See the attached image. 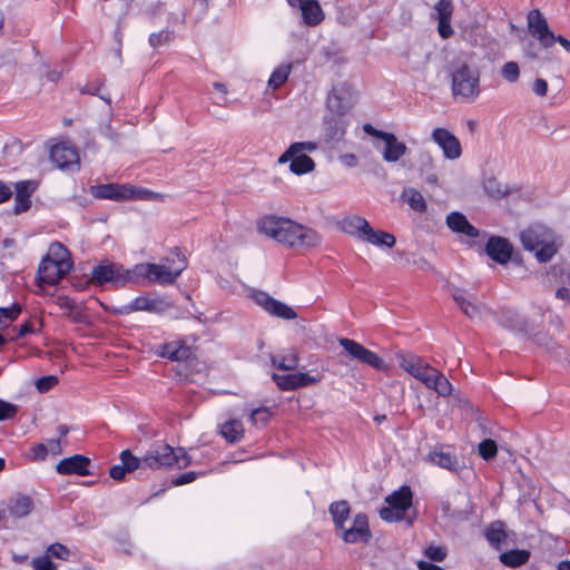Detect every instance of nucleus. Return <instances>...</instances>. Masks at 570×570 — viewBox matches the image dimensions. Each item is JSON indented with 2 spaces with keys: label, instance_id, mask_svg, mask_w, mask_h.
<instances>
[{
  "label": "nucleus",
  "instance_id": "nucleus-33",
  "mask_svg": "<svg viewBox=\"0 0 570 570\" xmlns=\"http://www.w3.org/2000/svg\"><path fill=\"white\" fill-rule=\"evenodd\" d=\"M362 242H366L377 247L392 248L396 240L394 235L387 232L376 230L370 226Z\"/></svg>",
  "mask_w": 570,
  "mask_h": 570
},
{
  "label": "nucleus",
  "instance_id": "nucleus-10",
  "mask_svg": "<svg viewBox=\"0 0 570 570\" xmlns=\"http://www.w3.org/2000/svg\"><path fill=\"white\" fill-rule=\"evenodd\" d=\"M163 14H166L167 18L166 28L157 32H151L148 37V43L154 50H158L161 47L170 45V42L175 38L174 30L170 28V26L177 22L178 20L184 21V18H179L178 14L166 12L165 8L161 4L156 7L155 14L150 18V21L153 23H156L157 16Z\"/></svg>",
  "mask_w": 570,
  "mask_h": 570
},
{
  "label": "nucleus",
  "instance_id": "nucleus-59",
  "mask_svg": "<svg viewBox=\"0 0 570 570\" xmlns=\"http://www.w3.org/2000/svg\"><path fill=\"white\" fill-rule=\"evenodd\" d=\"M438 31L441 38L448 39L453 33V29L451 27V20H444V18H438Z\"/></svg>",
  "mask_w": 570,
  "mask_h": 570
},
{
  "label": "nucleus",
  "instance_id": "nucleus-17",
  "mask_svg": "<svg viewBox=\"0 0 570 570\" xmlns=\"http://www.w3.org/2000/svg\"><path fill=\"white\" fill-rule=\"evenodd\" d=\"M341 531V538L346 543H366L372 537L368 520L364 513H357L353 519L352 525L350 528L344 527Z\"/></svg>",
  "mask_w": 570,
  "mask_h": 570
},
{
  "label": "nucleus",
  "instance_id": "nucleus-37",
  "mask_svg": "<svg viewBox=\"0 0 570 570\" xmlns=\"http://www.w3.org/2000/svg\"><path fill=\"white\" fill-rule=\"evenodd\" d=\"M401 199L417 213H424L428 208L423 195L415 188H404L401 195Z\"/></svg>",
  "mask_w": 570,
  "mask_h": 570
},
{
  "label": "nucleus",
  "instance_id": "nucleus-42",
  "mask_svg": "<svg viewBox=\"0 0 570 570\" xmlns=\"http://www.w3.org/2000/svg\"><path fill=\"white\" fill-rule=\"evenodd\" d=\"M298 354L294 350H291L286 354L275 355L272 357V364L276 368L283 371H291L296 368L298 365Z\"/></svg>",
  "mask_w": 570,
  "mask_h": 570
},
{
  "label": "nucleus",
  "instance_id": "nucleus-4",
  "mask_svg": "<svg viewBox=\"0 0 570 570\" xmlns=\"http://www.w3.org/2000/svg\"><path fill=\"white\" fill-rule=\"evenodd\" d=\"M520 242L525 250L534 253L540 263L551 261L558 250L553 230L541 224L521 230Z\"/></svg>",
  "mask_w": 570,
  "mask_h": 570
},
{
  "label": "nucleus",
  "instance_id": "nucleus-61",
  "mask_svg": "<svg viewBox=\"0 0 570 570\" xmlns=\"http://www.w3.org/2000/svg\"><path fill=\"white\" fill-rule=\"evenodd\" d=\"M126 473H128L121 464H115L109 470V475L111 479L116 481H121L125 479Z\"/></svg>",
  "mask_w": 570,
  "mask_h": 570
},
{
  "label": "nucleus",
  "instance_id": "nucleus-24",
  "mask_svg": "<svg viewBox=\"0 0 570 570\" xmlns=\"http://www.w3.org/2000/svg\"><path fill=\"white\" fill-rule=\"evenodd\" d=\"M498 322L511 332L521 335L529 334V323L527 320L512 309H502L498 316Z\"/></svg>",
  "mask_w": 570,
  "mask_h": 570
},
{
  "label": "nucleus",
  "instance_id": "nucleus-16",
  "mask_svg": "<svg viewBox=\"0 0 570 570\" xmlns=\"http://www.w3.org/2000/svg\"><path fill=\"white\" fill-rule=\"evenodd\" d=\"M432 140L442 149L443 156L455 160L462 155L460 140L445 128H435L431 135Z\"/></svg>",
  "mask_w": 570,
  "mask_h": 570
},
{
  "label": "nucleus",
  "instance_id": "nucleus-58",
  "mask_svg": "<svg viewBox=\"0 0 570 570\" xmlns=\"http://www.w3.org/2000/svg\"><path fill=\"white\" fill-rule=\"evenodd\" d=\"M16 413V405L0 400V421L12 419Z\"/></svg>",
  "mask_w": 570,
  "mask_h": 570
},
{
  "label": "nucleus",
  "instance_id": "nucleus-27",
  "mask_svg": "<svg viewBox=\"0 0 570 570\" xmlns=\"http://www.w3.org/2000/svg\"><path fill=\"white\" fill-rule=\"evenodd\" d=\"M158 354L170 361L181 362L190 357L191 350L181 341H173L159 346Z\"/></svg>",
  "mask_w": 570,
  "mask_h": 570
},
{
  "label": "nucleus",
  "instance_id": "nucleus-15",
  "mask_svg": "<svg viewBox=\"0 0 570 570\" xmlns=\"http://www.w3.org/2000/svg\"><path fill=\"white\" fill-rule=\"evenodd\" d=\"M452 296L460 309L470 318H480L488 312V307L470 291L455 288Z\"/></svg>",
  "mask_w": 570,
  "mask_h": 570
},
{
  "label": "nucleus",
  "instance_id": "nucleus-12",
  "mask_svg": "<svg viewBox=\"0 0 570 570\" xmlns=\"http://www.w3.org/2000/svg\"><path fill=\"white\" fill-rule=\"evenodd\" d=\"M250 297L272 316L283 320H294L297 317L296 312L291 306L273 298L266 292L253 291Z\"/></svg>",
  "mask_w": 570,
  "mask_h": 570
},
{
  "label": "nucleus",
  "instance_id": "nucleus-40",
  "mask_svg": "<svg viewBox=\"0 0 570 570\" xmlns=\"http://www.w3.org/2000/svg\"><path fill=\"white\" fill-rule=\"evenodd\" d=\"M220 433L226 441L236 443L244 435L243 423L239 420H229L222 425Z\"/></svg>",
  "mask_w": 570,
  "mask_h": 570
},
{
  "label": "nucleus",
  "instance_id": "nucleus-54",
  "mask_svg": "<svg viewBox=\"0 0 570 570\" xmlns=\"http://www.w3.org/2000/svg\"><path fill=\"white\" fill-rule=\"evenodd\" d=\"M271 417V413L266 407H259L250 413V421L255 425H265Z\"/></svg>",
  "mask_w": 570,
  "mask_h": 570
},
{
  "label": "nucleus",
  "instance_id": "nucleus-2",
  "mask_svg": "<svg viewBox=\"0 0 570 570\" xmlns=\"http://www.w3.org/2000/svg\"><path fill=\"white\" fill-rule=\"evenodd\" d=\"M351 106L350 87L346 83L333 87L326 99V107L331 115L325 117L326 130L332 140H338L344 135L346 124L343 116Z\"/></svg>",
  "mask_w": 570,
  "mask_h": 570
},
{
  "label": "nucleus",
  "instance_id": "nucleus-18",
  "mask_svg": "<svg viewBox=\"0 0 570 570\" xmlns=\"http://www.w3.org/2000/svg\"><path fill=\"white\" fill-rule=\"evenodd\" d=\"M293 9H298L306 26L314 27L324 20V12L317 0H287Z\"/></svg>",
  "mask_w": 570,
  "mask_h": 570
},
{
  "label": "nucleus",
  "instance_id": "nucleus-6",
  "mask_svg": "<svg viewBox=\"0 0 570 570\" xmlns=\"http://www.w3.org/2000/svg\"><path fill=\"white\" fill-rule=\"evenodd\" d=\"M191 464V458L184 448H173L167 443H154L142 456L144 468L158 470L176 466L187 468Z\"/></svg>",
  "mask_w": 570,
  "mask_h": 570
},
{
  "label": "nucleus",
  "instance_id": "nucleus-57",
  "mask_svg": "<svg viewBox=\"0 0 570 570\" xmlns=\"http://www.w3.org/2000/svg\"><path fill=\"white\" fill-rule=\"evenodd\" d=\"M21 313V306L13 304L10 307H0V316L2 321H14Z\"/></svg>",
  "mask_w": 570,
  "mask_h": 570
},
{
  "label": "nucleus",
  "instance_id": "nucleus-30",
  "mask_svg": "<svg viewBox=\"0 0 570 570\" xmlns=\"http://www.w3.org/2000/svg\"><path fill=\"white\" fill-rule=\"evenodd\" d=\"M368 227V222L365 218L356 215L347 216L341 222V229L344 233L358 238L360 240L363 239Z\"/></svg>",
  "mask_w": 570,
  "mask_h": 570
},
{
  "label": "nucleus",
  "instance_id": "nucleus-62",
  "mask_svg": "<svg viewBox=\"0 0 570 570\" xmlns=\"http://www.w3.org/2000/svg\"><path fill=\"white\" fill-rule=\"evenodd\" d=\"M214 89L217 90L219 92V96L216 98V102L218 105H225L227 99H226V96H227V87L223 83V82H214L213 85Z\"/></svg>",
  "mask_w": 570,
  "mask_h": 570
},
{
  "label": "nucleus",
  "instance_id": "nucleus-20",
  "mask_svg": "<svg viewBox=\"0 0 570 570\" xmlns=\"http://www.w3.org/2000/svg\"><path fill=\"white\" fill-rule=\"evenodd\" d=\"M428 461L442 469L451 472H458L463 468V461L460 460L450 448L441 446L435 449L428 454Z\"/></svg>",
  "mask_w": 570,
  "mask_h": 570
},
{
  "label": "nucleus",
  "instance_id": "nucleus-39",
  "mask_svg": "<svg viewBox=\"0 0 570 570\" xmlns=\"http://www.w3.org/2000/svg\"><path fill=\"white\" fill-rule=\"evenodd\" d=\"M317 149V144L313 141H297L293 142L278 158L279 164L293 161L294 156L301 151H314Z\"/></svg>",
  "mask_w": 570,
  "mask_h": 570
},
{
  "label": "nucleus",
  "instance_id": "nucleus-19",
  "mask_svg": "<svg viewBox=\"0 0 570 570\" xmlns=\"http://www.w3.org/2000/svg\"><path fill=\"white\" fill-rule=\"evenodd\" d=\"M513 247L507 238L491 236L485 245V253L498 264H507L512 256Z\"/></svg>",
  "mask_w": 570,
  "mask_h": 570
},
{
  "label": "nucleus",
  "instance_id": "nucleus-31",
  "mask_svg": "<svg viewBox=\"0 0 570 570\" xmlns=\"http://www.w3.org/2000/svg\"><path fill=\"white\" fill-rule=\"evenodd\" d=\"M33 507V501L30 497L19 494L10 501L6 511L13 518L21 519L30 514Z\"/></svg>",
  "mask_w": 570,
  "mask_h": 570
},
{
  "label": "nucleus",
  "instance_id": "nucleus-60",
  "mask_svg": "<svg viewBox=\"0 0 570 570\" xmlns=\"http://www.w3.org/2000/svg\"><path fill=\"white\" fill-rule=\"evenodd\" d=\"M532 90L537 96L544 97L548 91V82L542 78H538L532 85Z\"/></svg>",
  "mask_w": 570,
  "mask_h": 570
},
{
  "label": "nucleus",
  "instance_id": "nucleus-49",
  "mask_svg": "<svg viewBox=\"0 0 570 570\" xmlns=\"http://www.w3.org/2000/svg\"><path fill=\"white\" fill-rule=\"evenodd\" d=\"M404 513L401 512L399 509H394L392 505H387V507H384L380 510V517L381 519H383L384 521H387V522H395V521H401L404 519Z\"/></svg>",
  "mask_w": 570,
  "mask_h": 570
},
{
  "label": "nucleus",
  "instance_id": "nucleus-45",
  "mask_svg": "<svg viewBox=\"0 0 570 570\" xmlns=\"http://www.w3.org/2000/svg\"><path fill=\"white\" fill-rule=\"evenodd\" d=\"M498 448L493 440L485 439L479 444V454L484 460H491L497 455Z\"/></svg>",
  "mask_w": 570,
  "mask_h": 570
},
{
  "label": "nucleus",
  "instance_id": "nucleus-43",
  "mask_svg": "<svg viewBox=\"0 0 570 570\" xmlns=\"http://www.w3.org/2000/svg\"><path fill=\"white\" fill-rule=\"evenodd\" d=\"M120 464L125 468V470L130 473L139 468H144L142 465V458L139 459L135 456L130 450H124L121 451L120 455Z\"/></svg>",
  "mask_w": 570,
  "mask_h": 570
},
{
  "label": "nucleus",
  "instance_id": "nucleus-48",
  "mask_svg": "<svg viewBox=\"0 0 570 570\" xmlns=\"http://www.w3.org/2000/svg\"><path fill=\"white\" fill-rule=\"evenodd\" d=\"M50 558L53 557V558H57V559H60V560H68L69 556H70V551L69 549L61 544V543H52L50 544L48 548H47V552H46Z\"/></svg>",
  "mask_w": 570,
  "mask_h": 570
},
{
  "label": "nucleus",
  "instance_id": "nucleus-25",
  "mask_svg": "<svg viewBox=\"0 0 570 570\" xmlns=\"http://www.w3.org/2000/svg\"><path fill=\"white\" fill-rule=\"evenodd\" d=\"M445 223L453 233L463 234L470 238H475L480 234L479 229L471 225L460 212H451L446 216Z\"/></svg>",
  "mask_w": 570,
  "mask_h": 570
},
{
  "label": "nucleus",
  "instance_id": "nucleus-63",
  "mask_svg": "<svg viewBox=\"0 0 570 570\" xmlns=\"http://www.w3.org/2000/svg\"><path fill=\"white\" fill-rule=\"evenodd\" d=\"M45 444L48 446V454L51 453L53 455H57L62 452L60 439H50Z\"/></svg>",
  "mask_w": 570,
  "mask_h": 570
},
{
  "label": "nucleus",
  "instance_id": "nucleus-14",
  "mask_svg": "<svg viewBox=\"0 0 570 570\" xmlns=\"http://www.w3.org/2000/svg\"><path fill=\"white\" fill-rule=\"evenodd\" d=\"M528 29L542 47L550 48L554 43V33L550 30L547 19L538 10L528 13Z\"/></svg>",
  "mask_w": 570,
  "mask_h": 570
},
{
  "label": "nucleus",
  "instance_id": "nucleus-50",
  "mask_svg": "<svg viewBox=\"0 0 570 570\" xmlns=\"http://www.w3.org/2000/svg\"><path fill=\"white\" fill-rule=\"evenodd\" d=\"M33 570H57V566L50 560V557L46 553L33 558L31 561Z\"/></svg>",
  "mask_w": 570,
  "mask_h": 570
},
{
  "label": "nucleus",
  "instance_id": "nucleus-34",
  "mask_svg": "<svg viewBox=\"0 0 570 570\" xmlns=\"http://www.w3.org/2000/svg\"><path fill=\"white\" fill-rule=\"evenodd\" d=\"M293 67H294L293 61H284L283 63L277 66L273 70V72L267 81V86L269 88H272L273 90L281 88L287 81Z\"/></svg>",
  "mask_w": 570,
  "mask_h": 570
},
{
  "label": "nucleus",
  "instance_id": "nucleus-29",
  "mask_svg": "<svg viewBox=\"0 0 570 570\" xmlns=\"http://www.w3.org/2000/svg\"><path fill=\"white\" fill-rule=\"evenodd\" d=\"M423 384L428 389L434 390L441 396H448L452 392V385L446 376L433 367L424 376Z\"/></svg>",
  "mask_w": 570,
  "mask_h": 570
},
{
  "label": "nucleus",
  "instance_id": "nucleus-38",
  "mask_svg": "<svg viewBox=\"0 0 570 570\" xmlns=\"http://www.w3.org/2000/svg\"><path fill=\"white\" fill-rule=\"evenodd\" d=\"M306 153L307 151H301L294 156L293 161L289 164V170L293 174L301 176L314 169L315 164Z\"/></svg>",
  "mask_w": 570,
  "mask_h": 570
},
{
  "label": "nucleus",
  "instance_id": "nucleus-9",
  "mask_svg": "<svg viewBox=\"0 0 570 570\" xmlns=\"http://www.w3.org/2000/svg\"><path fill=\"white\" fill-rule=\"evenodd\" d=\"M91 279L96 284L109 283L115 287H124L136 283V265L132 268H125L117 263L104 262L92 268Z\"/></svg>",
  "mask_w": 570,
  "mask_h": 570
},
{
  "label": "nucleus",
  "instance_id": "nucleus-11",
  "mask_svg": "<svg viewBox=\"0 0 570 570\" xmlns=\"http://www.w3.org/2000/svg\"><path fill=\"white\" fill-rule=\"evenodd\" d=\"M340 345L353 358L375 368L383 371L386 368L385 362L374 352L367 350L362 344L350 340L341 338Z\"/></svg>",
  "mask_w": 570,
  "mask_h": 570
},
{
  "label": "nucleus",
  "instance_id": "nucleus-41",
  "mask_svg": "<svg viewBox=\"0 0 570 570\" xmlns=\"http://www.w3.org/2000/svg\"><path fill=\"white\" fill-rule=\"evenodd\" d=\"M530 553L525 550H510L500 554V561L507 567L517 568L529 560Z\"/></svg>",
  "mask_w": 570,
  "mask_h": 570
},
{
  "label": "nucleus",
  "instance_id": "nucleus-36",
  "mask_svg": "<svg viewBox=\"0 0 570 570\" xmlns=\"http://www.w3.org/2000/svg\"><path fill=\"white\" fill-rule=\"evenodd\" d=\"M488 542L495 549H500L507 539L505 524L502 521H494L487 527L484 532Z\"/></svg>",
  "mask_w": 570,
  "mask_h": 570
},
{
  "label": "nucleus",
  "instance_id": "nucleus-3",
  "mask_svg": "<svg viewBox=\"0 0 570 570\" xmlns=\"http://www.w3.org/2000/svg\"><path fill=\"white\" fill-rule=\"evenodd\" d=\"M67 249L60 243H53L49 247V254L42 258L37 273V283L40 288L43 285H57L72 268L67 258Z\"/></svg>",
  "mask_w": 570,
  "mask_h": 570
},
{
  "label": "nucleus",
  "instance_id": "nucleus-13",
  "mask_svg": "<svg viewBox=\"0 0 570 570\" xmlns=\"http://www.w3.org/2000/svg\"><path fill=\"white\" fill-rule=\"evenodd\" d=\"M50 159L60 169H79V154L69 141L56 144L50 149Z\"/></svg>",
  "mask_w": 570,
  "mask_h": 570
},
{
  "label": "nucleus",
  "instance_id": "nucleus-64",
  "mask_svg": "<svg viewBox=\"0 0 570 570\" xmlns=\"http://www.w3.org/2000/svg\"><path fill=\"white\" fill-rule=\"evenodd\" d=\"M363 130L365 134L372 136V137H376V138H380V139H383L384 136L387 134L385 131H382V130H379L376 129L374 126H372L371 124H365L363 125Z\"/></svg>",
  "mask_w": 570,
  "mask_h": 570
},
{
  "label": "nucleus",
  "instance_id": "nucleus-53",
  "mask_svg": "<svg viewBox=\"0 0 570 570\" xmlns=\"http://www.w3.org/2000/svg\"><path fill=\"white\" fill-rule=\"evenodd\" d=\"M58 383V377L55 375L42 376L36 381V387L40 393L50 391Z\"/></svg>",
  "mask_w": 570,
  "mask_h": 570
},
{
  "label": "nucleus",
  "instance_id": "nucleus-44",
  "mask_svg": "<svg viewBox=\"0 0 570 570\" xmlns=\"http://www.w3.org/2000/svg\"><path fill=\"white\" fill-rule=\"evenodd\" d=\"M320 381L318 376L309 375L308 373H293L294 390L316 384Z\"/></svg>",
  "mask_w": 570,
  "mask_h": 570
},
{
  "label": "nucleus",
  "instance_id": "nucleus-55",
  "mask_svg": "<svg viewBox=\"0 0 570 570\" xmlns=\"http://www.w3.org/2000/svg\"><path fill=\"white\" fill-rule=\"evenodd\" d=\"M48 455V446L45 443H37L30 448L29 459L32 461H43Z\"/></svg>",
  "mask_w": 570,
  "mask_h": 570
},
{
  "label": "nucleus",
  "instance_id": "nucleus-5",
  "mask_svg": "<svg viewBox=\"0 0 570 570\" xmlns=\"http://www.w3.org/2000/svg\"><path fill=\"white\" fill-rule=\"evenodd\" d=\"M175 259L171 261L166 258L163 264H137L136 265V283L140 284L144 279L150 283H157L160 285L174 284L177 277L186 268L185 257L180 255L179 249H175Z\"/></svg>",
  "mask_w": 570,
  "mask_h": 570
},
{
  "label": "nucleus",
  "instance_id": "nucleus-47",
  "mask_svg": "<svg viewBox=\"0 0 570 570\" xmlns=\"http://www.w3.org/2000/svg\"><path fill=\"white\" fill-rule=\"evenodd\" d=\"M520 76V69L517 62L509 61L502 67V77L509 82H515Z\"/></svg>",
  "mask_w": 570,
  "mask_h": 570
},
{
  "label": "nucleus",
  "instance_id": "nucleus-51",
  "mask_svg": "<svg viewBox=\"0 0 570 570\" xmlns=\"http://www.w3.org/2000/svg\"><path fill=\"white\" fill-rule=\"evenodd\" d=\"M273 381L283 391H293V373L289 374H273Z\"/></svg>",
  "mask_w": 570,
  "mask_h": 570
},
{
  "label": "nucleus",
  "instance_id": "nucleus-26",
  "mask_svg": "<svg viewBox=\"0 0 570 570\" xmlns=\"http://www.w3.org/2000/svg\"><path fill=\"white\" fill-rule=\"evenodd\" d=\"M163 304L160 298H154L149 295H141L134 298L130 303L124 305L118 313L130 314L134 312H157Z\"/></svg>",
  "mask_w": 570,
  "mask_h": 570
},
{
  "label": "nucleus",
  "instance_id": "nucleus-7",
  "mask_svg": "<svg viewBox=\"0 0 570 570\" xmlns=\"http://www.w3.org/2000/svg\"><path fill=\"white\" fill-rule=\"evenodd\" d=\"M451 89L454 97L474 101L481 92L480 71L466 62H456L451 69Z\"/></svg>",
  "mask_w": 570,
  "mask_h": 570
},
{
  "label": "nucleus",
  "instance_id": "nucleus-35",
  "mask_svg": "<svg viewBox=\"0 0 570 570\" xmlns=\"http://www.w3.org/2000/svg\"><path fill=\"white\" fill-rule=\"evenodd\" d=\"M328 511L336 529H344L345 522L347 521L351 512L348 502L345 500L333 502L330 505Z\"/></svg>",
  "mask_w": 570,
  "mask_h": 570
},
{
  "label": "nucleus",
  "instance_id": "nucleus-8",
  "mask_svg": "<svg viewBox=\"0 0 570 570\" xmlns=\"http://www.w3.org/2000/svg\"><path fill=\"white\" fill-rule=\"evenodd\" d=\"M90 194L96 199H108L114 202H126L136 199H150L154 193L137 188L129 184H100L90 187Z\"/></svg>",
  "mask_w": 570,
  "mask_h": 570
},
{
  "label": "nucleus",
  "instance_id": "nucleus-46",
  "mask_svg": "<svg viewBox=\"0 0 570 570\" xmlns=\"http://www.w3.org/2000/svg\"><path fill=\"white\" fill-rule=\"evenodd\" d=\"M424 554L432 563L442 562L446 558L448 551L444 547L441 546H429L424 550Z\"/></svg>",
  "mask_w": 570,
  "mask_h": 570
},
{
  "label": "nucleus",
  "instance_id": "nucleus-56",
  "mask_svg": "<svg viewBox=\"0 0 570 570\" xmlns=\"http://www.w3.org/2000/svg\"><path fill=\"white\" fill-rule=\"evenodd\" d=\"M200 475H205V472H194V471H189V472H186V473H183L178 476H176L171 483L175 485V487H179V485H185V484H188V483H191L194 482L198 476Z\"/></svg>",
  "mask_w": 570,
  "mask_h": 570
},
{
  "label": "nucleus",
  "instance_id": "nucleus-23",
  "mask_svg": "<svg viewBox=\"0 0 570 570\" xmlns=\"http://www.w3.org/2000/svg\"><path fill=\"white\" fill-rule=\"evenodd\" d=\"M89 459L75 454L72 456L62 459L56 466V470L59 474H78V475H88L90 472L88 471Z\"/></svg>",
  "mask_w": 570,
  "mask_h": 570
},
{
  "label": "nucleus",
  "instance_id": "nucleus-21",
  "mask_svg": "<svg viewBox=\"0 0 570 570\" xmlns=\"http://www.w3.org/2000/svg\"><path fill=\"white\" fill-rule=\"evenodd\" d=\"M36 180H21L14 184V214L27 212L31 206V196L37 190Z\"/></svg>",
  "mask_w": 570,
  "mask_h": 570
},
{
  "label": "nucleus",
  "instance_id": "nucleus-32",
  "mask_svg": "<svg viewBox=\"0 0 570 570\" xmlns=\"http://www.w3.org/2000/svg\"><path fill=\"white\" fill-rule=\"evenodd\" d=\"M386 502L405 514L406 510L412 505V491L410 487H401L386 498Z\"/></svg>",
  "mask_w": 570,
  "mask_h": 570
},
{
  "label": "nucleus",
  "instance_id": "nucleus-1",
  "mask_svg": "<svg viewBox=\"0 0 570 570\" xmlns=\"http://www.w3.org/2000/svg\"><path fill=\"white\" fill-rule=\"evenodd\" d=\"M258 229L276 242L293 248H313L322 242V237L316 230L289 218L275 215L259 219Z\"/></svg>",
  "mask_w": 570,
  "mask_h": 570
},
{
  "label": "nucleus",
  "instance_id": "nucleus-28",
  "mask_svg": "<svg viewBox=\"0 0 570 570\" xmlns=\"http://www.w3.org/2000/svg\"><path fill=\"white\" fill-rule=\"evenodd\" d=\"M385 144L382 157L387 163H396L403 157L407 150L404 142L399 141L396 136L392 132H387L382 139Z\"/></svg>",
  "mask_w": 570,
  "mask_h": 570
},
{
  "label": "nucleus",
  "instance_id": "nucleus-52",
  "mask_svg": "<svg viewBox=\"0 0 570 570\" xmlns=\"http://www.w3.org/2000/svg\"><path fill=\"white\" fill-rule=\"evenodd\" d=\"M438 18H444V20H451L452 16V2L451 0H440L434 6Z\"/></svg>",
  "mask_w": 570,
  "mask_h": 570
},
{
  "label": "nucleus",
  "instance_id": "nucleus-22",
  "mask_svg": "<svg viewBox=\"0 0 570 570\" xmlns=\"http://www.w3.org/2000/svg\"><path fill=\"white\" fill-rule=\"evenodd\" d=\"M399 365L411 374L413 377L417 379L423 383L424 376L428 375L429 371L432 368L429 366L420 356H416L411 353H399L397 356Z\"/></svg>",
  "mask_w": 570,
  "mask_h": 570
}]
</instances>
